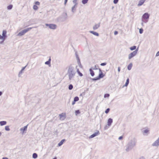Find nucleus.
Returning <instances> with one entry per match:
<instances>
[{
	"label": "nucleus",
	"mask_w": 159,
	"mask_h": 159,
	"mask_svg": "<svg viewBox=\"0 0 159 159\" xmlns=\"http://www.w3.org/2000/svg\"><path fill=\"white\" fill-rule=\"evenodd\" d=\"M77 68V67L73 65H70L68 67L67 75L70 81L74 80Z\"/></svg>",
	"instance_id": "nucleus-1"
},
{
	"label": "nucleus",
	"mask_w": 159,
	"mask_h": 159,
	"mask_svg": "<svg viewBox=\"0 0 159 159\" xmlns=\"http://www.w3.org/2000/svg\"><path fill=\"white\" fill-rule=\"evenodd\" d=\"M6 34L7 31L5 30H3L2 31V35L0 34V39L2 40V41L0 42V44H2L6 39L7 37Z\"/></svg>",
	"instance_id": "nucleus-2"
},
{
	"label": "nucleus",
	"mask_w": 159,
	"mask_h": 159,
	"mask_svg": "<svg viewBox=\"0 0 159 159\" xmlns=\"http://www.w3.org/2000/svg\"><path fill=\"white\" fill-rule=\"evenodd\" d=\"M33 27H30L25 29L20 32L17 34L18 36L23 35L25 33L30 30Z\"/></svg>",
	"instance_id": "nucleus-3"
},
{
	"label": "nucleus",
	"mask_w": 159,
	"mask_h": 159,
	"mask_svg": "<svg viewBox=\"0 0 159 159\" xmlns=\"http://www.w3.org/2000/svg\"><path fill=\"white\" fill-rule=\"evenodd\" d=\"M136 144V141L134 139H133L129 141L127 145L132 148H133L135 146Z\"/></svg>",
	"instance_id": "nucleus-4"
},
{
	"label": "nucleus",
	"mask_w": 159,
	"mask_h": 159,
	"mask_svg": "<svg viewBox=\"0 0 159 159\" xmlns=\"http://www.w3.org/2000/svg\"><path fill=\"white\" fill-rule=\"evenodd\" d=\"M99 70L100 73L99 74L98 76L96 78L92 79L93 80L95 81L99 80L100 79L103 78L104 76V75L103 74L101 70L100 69H99Z\"/></svg>",
	"instance_id": "nucleus-5"
},
{
	"label": "nucleus",
	"mask_w": 159,
	"mask_h": 159,
	"mask_svg": "<svg viewBox=\"0 0 159 159\" xmlns=\"http://www.w3.org/2000/svg\"><path fill=\"white\" fill-rule=\"evenodd\" d=\"M138 52V49L130 53L128 55V59H130L131 58L134 57L137 54Z\"/></svg>",
	"instance_id": "nucleus-6"
},
{
	"label": "nucleus",
	"mask_w": 159,
	"mask_h": 159,
	"mask_svg": "<svg viewBox=\"0 0 159 159\" xmlns=\"http://www.w3.org/2000/svg\"><path fill=\"white\" fill-rule=\"evenodd\" d=\"M45 25L46 26L48 27L50 29L53 30H55L57 28V25L54 24H46Z\"/></svg>",
	"instance_id": "nucleus-7"
},
{
	"label": "nucleus",
	"mask_w": 159,
	"mask_h": 159,
	"mask_svg": "<svg viewBox=\"0 0 159 159\" xmlns=\"http://www.w3.org/2000/svg\"><path fill=\"white\" fill-rule=\"evenodd\" d=\"M150 15L147 13H145L142 16V19H143L144 20H146L148 19L149 18Z\"/></svg>",
	"instance_id": "nucleus-8"
},
{
	"label": "nucleus",
	"mask_w": 159,
	"mask_h": 159,
	"mask_svg": "<svg viewBox=\"0 0 159 159\" xmlns=\"http://www.w3.org/2000/svg\"><path fill=\"white\" fill-rule=\"evenodd\" d=\"M132 148L129 146L128 145H126L125 147V150L126 152H128L132 149Z\"/></svg>",
	"instance_id": "nucleus-9"
},
{
	"label": "nucleus",
	"mask_w": 159,
	"mask_h": 159,
	"mask_svg": "<svg viewBox=\"0 0 159 159\" xmlns=\"http://www.w3.org/2000/svg\"><path fill=\"white\" fill-rule=\"evenodd\" d=\"M100 23H99L98 24H95L93 27V29L94 30H96L98 29L100 26Z\"/></svg>",
	"instance_id": "nucleus-10"
},
{
	"label": "nucleus",
	"mask_w": 159,
	"mask_h": 159,
	"mask_svg": "<svg viewBox=\"0 0 159 159\" xmlns=\"http://www.w3.org/2000/svg\"><path fill=\"white\" fill-rule=\"evenodd\" d=\"M77 7V5H74L73 6H72L71 7V11L72 13H74L76 10V8Z\"/></svg>",
	"instance_id": "nucleus-11"
},
{
	"label": "nucleus",
	"mask_w": 159,
	"mask_h": 159,
	"mask_svg": "<svg viewBox=\"0 0 159 159\" xmlns=\"http://www.w3.org/2000/svg\"><path fill=\"white\" fill-rule=\"evenodd\" d=\"M99 134V131H97V132L91 135V136H90L89 137V138H93L96 136H97V135H98Z\"/></svg>",
	"instance_id": "nucleus-12"
},
{
	"label": "nucleus",
	"mask_w": 159,
	"mask_h": 159,
	"mask_svg": "<svg viewBox=\"0 0 159 159\" xmlns=\"http://www.w3.org/2000/svg\"><path fill=\"white\" fill-rule=\"evenodd\" d=\"M112 122H113L112 119L111 118H109L108 119V120H107V122L108 126H110L111 125L112 123Z\"/></svg>",
	"instance_id": "nucleus-13"
},
{
	"label": "nucleus",
	"mask_w": 159,
	"mask_h": 159,
	"mask_svg": "<svg viewBox=\"0 0 159 159\" xmlns=\"http://www.w3.org/2000/svg\"><path fill=\"white\" fill-rule=\"evenodd\" d=\"M26 66H25L23 67L22 68L21 70L19 72V74L18 75V77H20L21 74L23 72V70L25 69V68H26Z\"/></svg>",
	"instance_id": "nucleus-14"
},
{
	"label": "nucleus",
	"mask_w": 159,
	"mask_h": 159,
	"mask_svg": "<svg viewBox=\"0 0 159 159\" xmlns=\"http://www.w3.org/2000/svg\"><path fill=\"white\" fill-rule=\"evenodd\" d=\"M146 0H140L138 4V6L139 7L142 5Z\"/></svg>",
	"instance_id": "nucleus-15"
},
{
	"label": "nucleus",
	"mask_w": 159,
	"mask_h": 159,
	"mask_svg": "<svg viewBox=\"0 0 159 159\" xmlns=\"http://www.w3.org/2000/svg\"><path fill=\"white\" fill-rule=\"evenodd\" d=\"M59 116L60 117V119L61 120H63L65 118V116L63 113L59 114Z\"/></svg>",
	"instance_id": "nucleus-16"
},
{
	"label": "nucleus",
	"mask_w": 159,
	"mask_h": 159,
	"mask_svg": "<svg viewBox=\"0 0 159 159\" xmlns=\"http://www.w3.org/2000/svg\"><path fill=\"white\" fill-rule=\"evenodd\" d=\"M89 32L90 33H91V34H93V35H94L96 36H98L99 35V34L96 32H94V31H89Z\"/></svg>",
	"instance_id": "nucleus-17"
},
{
	"label": "nucleus",
	"mask_w": 159,
	"mask_h": 159,
	"mask_svg": "<svg viewBox=\"0 0 159 159\" xmlns=\"http://www.w3.org/2000/svg\"><path fill=\"white\" fill-rule=\"evenodd\" d=\"M76 58L77 59L78 62V64H79V66L80 68H81L82 66L80 64V59L79 58L77 54H76Z\"/></svg>",
	"instance_id": "nucleus-18"
},
{
	"label": "nucleus",
	"mask_w": 159,
	"mask_h": 159,
	"mask_svg": "<svg viewBox=\"0 0 159 159\" xmlns=\"http://www.w3.org/2000/svg\"><path fill=\"white\" fill-rule=\"evenodd\" d=\"M76 67H77V68L76 69V71L77 72L78 74L80 76H83V74L82 73H81L79 70V68H78V66H76Z\"/></svg>",
	"instance_id": "nucleus-19"
},
{
	"label": "nucleus",
	"mask_w": 159,
	"mask_h": 159,
	"mask_svg": "<svg viewBox=\"0 0 159 159\" xmlns=\"http://www.w3.org/2000/svg\"><path fill=\"white\" fill-rule=\"evenodd\" d=\"M65 139H62L58 144V146H60L61 145L63 144L64 142L65 141Z\"/></svg>",
	"instance_id": "nucleus-20"
},
{
	"label": "nucleus",
	"mask_w": 159,
	"mask_h": 159,
	"mask_svg": "<svg viewBox=\"0 0 159 159\" xmlns=\"http://www.w3.org/2000/svg\"><path fill=\"white\" fill-rule=\"evenodd\" d=\"M28 125H26L23 128H21L20 129V130L21 131H23V132L24 131H25L26 130V129H27V127Z\"/></svg>",
	"instance_id": "nucleus-21"
},
{
	"label": "nucleus",
	"mask_w": 159,
	"mask_h": 159,
	"mask_svg": "<svg viewBox=\"0 0 159 159\" xmlns=\"http://www.w3.org/2000/svg\"><path fill=\"white\" fill-rule=\"evenodd\" d=\"M7 124V122L5 121H0V125L1 126H3Z\"/></svg>",
	"instance_id": "nucleus-22"
},
{
	"label": "nucleus",
	"mask_w": 159,
	"mask_h": 159,
	"mask_svg": "<svg viewBox=\"0 0 159 159\" xmlns=\"http://www.w3.org/2000/svg\"><path fill=\"white\" fill-rule=\"evenodd\" d=\"M89 70L90 74L92 76H93L94 75V72H93V70H92V69H90Z\"/></svg>",
	"instance_id": "nucleus-23"
},
{
	"label": "nucleus",
	"mask_w": 159,
	"mask_h": 159,
	"mask_svg": "<svg viewBox=\"0 0 159 159\" xmlns=\"http://www.w3.org/2000/svg\"><path fill=\"white\" fill-rule=\"evenodd\" d=\"M132 63H130L127 66V69L129 70H130L132 67Z\"/></svg>",
	"instance_id": "nucleus-24"
},
{
	"label": "nucleus",
	"mask_w": 159,
	"mask_h": 159,
	"mask_svg": "<svg viewBox=\"0 0 159 159\" xmlns=\"http://www.w3.org/2000/svg\"><path fill=\"white\" fill-rule=\"evenodd\" d=\"M51 59L50 58L48 61L45 62V64L46 65H50L51 63Z\"/></svg>",
	"instance_id": "nucleus-25"
},
{
	"label": "nucleus",
	"mask_w": 159,
	"mask_h": 159,
	"mask_svg": "<svg viewBox=\"0 0 159 159\" xmlns=\"http://www.w3.org/2000/svg\"><path fill=\"white\" fill-rule=\"evenodd\" d=\"M129 78H128L126 80V82L125 85V86L126 87L129 84Z\"/></svg>",
	"instance_id": "nucleus-26"
},
{
	"label": "nucleus",
	"mask_w": 159,
	"mask_h": 159,
	"mask_svg": "<svg viewBox=\"0 0 159 159\" xmlns=\"http://www.w3.org/2000/svg\"><path fill=\"white\" fill-rule=\"evenodd\" d=\"M38 155L36 153H34L33 154L32 157L33 158L35 159L37 158Z\"/></svg>",
	"instance_id": "nucleus-27"
},
{
	"label": "nucleus",
	"mask_w": 159,
	"mask_h": 159,
	"mask_svg": "<svg viewBox=\"0 0 159 159\" xmlns=\"http://www.w3.org/2000/svg\"><path fill=\"white\" fill-rule=\"evenodd\" d=\"M136 48V46H133L132 47H131L130 48V49L131 50L133 51V50H135Z\"/></svg>",
	"instance_id": "nucleus-28"
},
{
	"label": "nucleus",
	"mask_w": 159,
	"mask_h": 159,
	"mask_svg": "<svg viewBox=\"0 0 159 159\" xmlns=\"http://www.w3.org/2000/svg\"><path fill=\"white\" fill-rule=\"evenodd\" d=\"M88 1V0H82V2L84 4H85L87 3Z\"/></svg>",
	"instance_id": "nucleus-29"
},
{
	"label": "nucleus",
	"mask_w": 159,
	"mask_h": 159,
	"mask_svg": "<svg viewBox=\"0 0 159 159\" xmlns=\"http://www.w3.org/2000/svg\"><path fill=\"white\" fill-rule=\"evenodd\" d=\"M13 7V5H10L7 6V9L8 10H11V9Z\"/></svg>",
	"instance_id": "nucleus-30"
},
{
	"label": "nucleus",
	"mask_w": 159,
	"mask_h": 159,
	"mask_svg": "<svg viewBox=\"0 0 159 159\" xmlns=\"http://www.w3.org/2000/svg\"><path fill=\"white\" fill-rule=\"evenodd\" d=\"M5 129L6 131H9L10 130V129L9 128V126H6L5 127Z\"/></svg>",
	"instance_id": "nucleus-31"
},
{
	"label": "nucleus",
	"mask_w": 159,
	"mask_h": 159,
	"mask_svg": "<svg viewBox=\"0 0 159 159\" xmlns=\"http://www.w3.org/2000/svg\"><path fill=\"white\" fill-rule=\"evenodd\" d=\"M79 100V98L78 97H75L74 98V102H77Z\"/></svg>",
	"instance_id": "nucleus-32"
},
{
	"label": "nucleus",
	"mask_w": 159,
	"mask_h": 159,
	"mask_svg": "<svg viewBox=\"0 0 159 159\" xmlns=\"http://www.w3.org/2000/svg\"><path fill=\"white\" fill-rule=\"evenodd\" d=\"M73 88V86L72 84H70L69 85L68 88L69 90L72 89Z\"/></svg>",
	"instance_id": "nucleus-33"
},
{
	"label": "nucleus",
	"mask_w": 159,
	"mask_h": 159,
	"mask_svg": "<svg viewBox=\"0 0 159 159\" xmlns=\"http://www.w3.org/2000/svg\"><path fill=\"white\" fill-rule=\"evenodd\" d=\"M90 69H92V70H93L98 69V68H97L96 66V65H95V66L94 67H92Z\"/></svg>",
	"instance_id": "nucleus-34"
},
{
	"label": "nucleus",
	"mask_w": 159,
	"mask_h": 159,
	"mask_svg": "<svg viewBox=\"0 0 159 159\" xmlns=\"http://www.w3.org/2000/svg\"><path fill=\"white\" fill-rule=\"evenodd\" d=\"M75 114L76 116L77 115V114H79L80 113V112L79 110H76L75 111Z\"/></svg>",
	"instance_id": "nucleus-35"
},
{
	"label": "nucleus",
	"mask_w": 159,
	"mask_h": 159,
	"mask_svg": "<svg viewBox=\"0 0 159 159\" xmlns=\"http://www.w3.org/2000/svg\"><path fill=\"white\" fill-rule=\"evenodd\" d=\"M38 7L36 5H34L33 6V9L34 10H36L38 9Z\"/></svg>",
	"instance_id": "nucleus-36"
},
{
	"label": "nucleus",
	"mask_w": 159,
	"mask_h": 159,
	"mask_svg": "<svg viewBox=\"0 0 159 159\" xmlns=\"http://www.w3.org/2000/svg\"><path fill=\"white\" fill-rule=\"evenodd\" d=\"M77 0H73V2L75 4V5H77Z\"/></svg>",
	"instance_id": "nucleus-37"
},
{
	"label": "nucleus",
	"mask_w": 159,
	"mask_h": 159,
	"mask_svg": "<svg viewBox=\"0 0 159 159\" xmlns=\"http://www.w3.org/2000/svg\"><path fill=\"white\" fill-rule=\"evenodd\" d=\"M110 110V109L109 108H107L105 111V113L106 114L108 113Z\"/></svg>",
	"instance_id": "nucleus-38"
},
{
	"label": "nucleus",
	"mask_w": 159,
	"mask_h": 159,
	"mask_svg": "<svg viewBox=\"0 0 159 159\" xmlns=\"http://www.w3.org/2000/svg\"><path fill=\"white\" fill-rule=\"evenodd\" d=\"M110 96V95L109 94L107 93L105 94L104 95V98H108L109 96Z\"/></svg>",
	"instance_id": "nucleus-39"
},
{
	"label": "nucleus",
	"mask_w": 159,
	"mask_h": 159,
	"mask_svg": "<svg viewBox=\"0 0 159 159\" xmlns=\"http://www.w3.org/2000/svg\"><path fill=\"white\" fill-rule=\"evenodd\" d=\"M143 30L142 28L139 29V32L140 34L143 33Z\"/></svg>",
	"instance_id": "nucleus-40"
},
{
	"label": "nucleus",
	"mask_w": 159,
	"mask_h": 159,
	"mask_svg": "<svg viewBox=\"0 0 159 159\" xmlns=\"http://www.w3.org/2000/svg\"><path fill=\"white\" fill-rule=\"evenodd\" d=\"M107 64L106 63H102L100 64V65L101 66H104Z\"/></svg>",
	"instance_id": "nucleus-41"
},
{
	"label": "nucleus",
	"mask_w": 159,
	"mask_h": 159,
	"mask_svg": "<svg viewBox=\"0 0 159 159\" xmlns=\"http://www.w3.org/2000/svg\"><path fill=\"white\" fill-rule=\"evenodd\" d=\"M118 1V0H114L113 2L115 4H116Z\"/></svg>",
	"instance_id": "nucleus-42"
},
{
	"label": "nucleus",
	"mask_w": 159,
	"mask_h": 159,
	"mask_svg": "<svg viewBox=\"0 0 159 159\" xmlns=\"http://www.w3.org/2000/svg\"><path fill=\"white\" fill-rule=\"evenodd\" d=\"M35 4L36 5H39V4H40V2H39L37 1V2H35Z\"/></svg>",
	"instance_id": "nucleus-43"
},
{
	"label": "nucleus",
	"mask_w": 159,
	"mask_h": 159,
	"mask_svg": "<svg viewBox=\"0 0 159 159\" xmlns=\"http://www.w3.org/2000/svg\"><path fill=\"white\" fill-rule=\"evenodd\" d=\"M64 16L65 17V18L66 19L67 18V13H64Z\"/></svg>",
	"instance_id": "nucleus-44"
},
{
	"label": "nucleus",
	"mask_w": 159,
	"mask_h": 159,
	"mask_svg": "<svg viewBox=\"0 0 159 159\" xmlns=\"http://www.w3.org/2000/svg\"><path fill=\"white\" fill-rule=\"evenodd\" d=\"M148 132V130H147V129H145V130H144V133H145V134H146Z\"/></svg>",
	"instance_id": "nucleus-45"
},
{
	"label": "nucleus",
	"mask_w": 159,
	"mask_h": 159,
	"mask_svg": "<svg viewBox=\"0 0 159 159\" xmlns=\"http://www.w3.org/2000/svg\"><path fill=\"white\" fill-rule=\"evenodd\" d=\"M159 56V51H158L156 53V56L157 57Z\"/></svg>",
	"instance_id": "nucleus-46"
},
{
	"label": "nucleus",
	"mask_w": 159,
	"mask_h": 159,
	"mask_svg": "<svg viewBox=\"0 0 159 159\" xmlns=\"http://www.w3.org/2000/svg\"><path fill=\"white\" fill-rule=\"evenodd\" d=\"M123 139V137L122 136H120L119 137L118 139L119 140H121Z\"/></svg>",
	"instance_id": "nucleus-47"
},
{
	"label": "nucleus",
	"mask_w": 159,
	"mask_h": 159,
	"mask_svg": "<svg viewBox=\"0 0 159 159\" xmlns=\"http://www.w3.org/2000/svg\"><path fill=\"white\" fill-rule=\"evenodd\" d=\"M118 32L117 31H115L114 32V34L115 35H116L118 34Z\"/></svg>",
	"instance_id": "nucleus-48"
},
{
	"label": "nucleus",
	"mask_w": 159,
	"mask_h": 159,
	"mask_svg": "<svg viewBox=\"0 0 159 159\" xmlns=\"http://www.w3.org/2000/svg\"><path fill=\"white\" fill-rule=\"evenodd\" d=\"M120 67H118V71L119 72H120Z\"/></svg>",
	"instance_id": "nucleus-49"
},
{
	"label": "nucleus",
	"mask_w": 159,
	"mask_h": 159,
	"mask_svg": "<svg viewBox=\"0 0 159 159\" xmlns=\"http://www.w3.org/2000/svg\"><path fill=\"white\" fill-rule=\"evenodd\" d=\"M68 0H65L64 1V4L65 5H66V3L67 2Z\"/></svg>",
	"instance_id": "nucleus-50"
},
{
	"label": "nucleus",
	"mask_w": 159,
	"mask_h": 159,
	"mask_svg": "<svg viewBox=\"0 0 159 159\" xmlns=\"http://www.w3.org/2000/svg\"><path fill=\"white\" fill-rule=\"evenodd\" d=\"M139 159H145V158L143 157H141Z\"/></svg>",
	"instance_id": "nucleus-51"
},
{
	"label": "nucleus",
	"mask_w": 159,
	"mask_h": 159,
	"mask_svg": "<svg viewBox=\"0 0 159 159\" xmlns=\"http://www.w3.org/2000/svg\"><path fill=\"white\" fill-rule=\"evenodd\" d=\"M75 102H74V101L72 102V105H74V104H75Z\"/></svg>",
	"instance_id": "nucleus-52"
},
{
	"label": "nucleus",
	"mask_w": 159,
	"mask_h": 159,
	"mask_svg": "<svg viewBox=\"0 0 159 159\" xmlns=\"http://www.w3.org/2000/svg\"><path fill=\"white\" fill-rule=\"evenodd\" d=\"M2 159H8V158L7 157H3Z\"/></svg>",
	"instance_id": "nucleus-53"
},
{
	"label": "nucleus",
	"mask_w": 159,
	"mask_h": 159,
	"mask_svg": "<svg viewBox=\"0 0 159 159\" xmlns=\"http://www.w3.org/2000/svg\"><path fill=\"white\" fill-rule=\"evenodd\" d=\"M2 94V93L1 91H0V96H1Z\"/></svg>",
	"instance_id": "nucleus-54"
},
{
	"label": "nucleus",
	"mask_w": 159,
	"mask_h": 159,
	"mask_svg": "<svg viewBox=\"0 0 159 159\" xmlns=\"http://www.w3.org/2000/svg\"><path fill=\"white\" fill-rule=\"evenodd\" d=\"M106 127H105V128H104L105 129H107V128Z\"/></svg>",
	"instance_id": "nucleus-55"
},
{
	"label": "nucleus",
	"mask_w": 159,
	"mask_h": 159,
	"mask_svg": "<svg viewBox=\"0 0 159 159\" xmlns=\"http://www.w3.org/2000/svg\"><path fill=\"white\" fill-rule=\"evenodd\" d=\"M53 159H57V158L56 157H55L54 158H53Z\"/></svg>",
	"instance_id": "nucleus-56"
},
{
	"label": "nucleus",
	"mask_w": 159,
	"mask_h": 159,
	"mask_svg": "<svg viewBox=\"0 0 159 159\" xmlns=\"http://www.w3.org/2000/svg\"><path fill=\"white\" fill-rule=\"evenodd\" d=\"M1 134H2V133H1L0 132V136H1Z\"/></svg>",
	"instance_id": "nucleus-57"
},
{
	"label": "nucleus",
	"mask_w": 159,
	"mask_h": 159,
	"mask_svg": "<svg viewBox=\"0 0 159 159\" xmlns=\"http://www.w3.org/2000/svg\"><path fill=\"white\" fill-rule=\"evenodd\" d=\"M141 24H142V25H143V23H142Z\"/></svg>",
	"instance_id": "nucleus-58"
}]
</instances>
